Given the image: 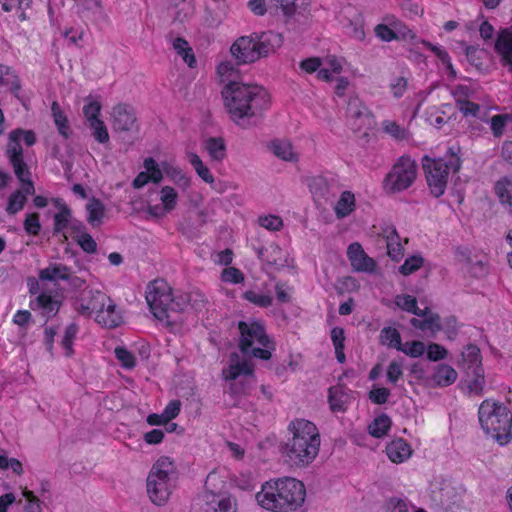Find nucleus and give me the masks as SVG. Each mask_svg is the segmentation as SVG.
Returning <instances> with one entry per match:
<instances>
[{
    "instance_id": "nucleus-1",
    "label": "nucleus",
    "mask_w": 512,
    "mask_h": 512,
    "mask_svg": "<svg viewBox=\"0 0 512 512\" xmlns=\"http://www.w3.org/2000/svg\"><path fill=\"white\" fill-rule=\"evenodd\" d=\"M221 94L230 118L237 125L261 117L270 107L268 91L258 84L230 80Z\"/></svg>"
},
{
    "instance_id": "nucleus-2",
    "label": "nucleus",
    "mask_w": 512,
    "mask_h": 512,
    "mask_svg": "<svg viewBox=\"0 0 512 512\" xmlns=\"http://www.w3.org/2000/svg\"><path fill=\"white\" fill-rule=\"evenodd\" d=\"M305 497L303 482L291 477L269 480L256 494L257 503L271 512H295L302 507Z\"/></svg>"
},
{
    "instance_id": "nucleus-3",
    "label": "nucleus",
    "mask_w": 512,
    "mask_h": 512,
    "mask_svg": "<svg viewBox=\"0 0 512 512\" xmlns=\"http://www.w3.org/2000/svg\"><path fill=\"white\" fill-rule=\"evenodd\" d=\"M292 438L284 445L283 453L291 465L308 466L319 453L320 434L314 423L305 419H296L288 426Z\"/></svg>"
},
{
    "instance_id": "nucleus-4",
    "label": "nucleus",
    "mask_w": 512,
    "mask_h": 512,
    "mask_svg": "<svg viewBox=\"0 0 512 512\" xmlns=\"http://www.w3.org/2000/svg\"><path fill=\"white\" fill-rule=\"evenodd\" d=\"M478 417L483 431L500 445L512 440V413L504 403L484 400L479 406Z\"/></svg>"
},
{
    "instance_id": "nucleus-5",
    "label": "nucleus",
    "mask_w": 512,
    "mask_h": 512,
    "mask_svg": "<svg viewBox=\"0 0 512 512\" xmlns=\"http://www.w3.org/2000/svg\"><path fill=\"white\" fill-rule=\"evenodd\" d=\"M238 329L240 332L239 348L243 355L241 358L253 357L266 361L271 358L276 345L274 340L267 335L261 323L240 321Z\"/></svg>"
},
{
    "instance_id": "nucleus-6",
    "label": "nucleus",
    "mask_w": 512,
    "mask_h": 512,
    "mask_svg": "<svg viewBox=\"0 0 512 512\" xmlns=\"http://www.w3.org/2000/svg\"><path fill=\"white\" fill-rule=\"evenodd\" d=\"M449 152L448 159L430 158L428 156L422 158V167L427 185L431 194L436 198L445 193L449 173L451 171L457 173L461 168L462 161L453 147L449 148Z\"/></svg>"
},
{
    "instance_id": "nucleus-7",
    "label": "nucleus",
    "mask_w": 512,
    "mask_h": 512,
    "mask_svg": "<svg viewBox=\"0 0 512 512\" xmlns=\"http://www.w3.org/2000/svg\"><path fill=\"white\" fill-rule=\"evenodd\" d=\"M146 301L152 314L167 325L175 324L179 311L174 307L178 301V294H173L171 288L164 280L150 282L146 289Z\"/></svg>"
},
{
    "instance_id": "nucleus-8",
    "label": "nucleus",
    "mask_w": 512,
    "mask_h": 512,
    "mask_svg": "<svg viewBox=\"0 0 512 512\" xmlns=\"http://www.w3.org/2000/svg\"><path fill=\"white\" fill-rule=\"evenodd\" d=\"M223 376L225 380L233 381L229 390L235 396L249 395L251 387L257 381L251 360L241 358L236 352L230 354L229 367L223 370Z\"/></svg>"
},
{
    "instance_id": "nucleus-9",
    "label": "nucleus",
    "mask_w": 512,
    "mask_h": 512,
    "mask_svg": "<svg viewBox=\"0 0 512 512\" xmlns=\"http://www.w3.org/2000/svg\"><path fill=\"white\" fill-rule=\"evenodd\" d=\"M417 165L409 156H401L385 176L383 187L388 193L408 189L415 181Z\"/></svg>"
},
{
    "instance_id": "nucleus-10",
    "label": "nucleus",
    "mask_w": 512,
    "mask_h": 512,
    "mask_svg": "<svg viewBox=\"0 0 512 512\" xmlns=\"http://www.w3.org/2000/svg\"><path fill=\"white\" fill-rule=\"evenodd\" d=\"M22 130H12L9 134L7 145V155L14 168V173L19 181L30 178V172L23 159V150L20 145V137Z\"/></svg>"
},
{
    "instance_id": "nucleus-11",
    "label": "nucleus",
    "mask_w": 512,
    "mask_h": 512,
    "mask_svg": "<svg viewBox=\"0 0 512 512\" xmlns=\"http://www.w3.org/2000/svg\"><path fill=\"white\" fill-rule=\"evenodd\" d=\"M203 512H237V502L226 492L216 493L206 490L201 495Z\"/></svg>"
},
{
    "instance_id": "nucleus-12",
    "label": "nucleus",
    "mask_w": 512,
    "mask_h": 512,
    "mask_svg": "<svg viewBox=\"0 0 512 512\" xmlns=\"http://www.w3.org/2000/svg\"><path fill=\"white\" fill-rule=\"evenodd\" d=\"M175 480L173 478L148 475L147 493L150 500L158 506L165 504L171 495Z\"/></svg>"
},
{
    "instance_id": "nucleus-13",
    "label": "nucleus",
    "mask_w": 512,
    "mask_h": 512,
    "mask_svg": "<svg viewBox=\"0 0 512 512\" xmlns=\"http://www.w3.org/2000/svg\"><path fill=\"white\" fill-rule=\"evenodd\" d=\"M253 37V33L249 36H241L232 44L230 52L238 65L254 63L259 59Z\"/></svg>"
},
{
    "instance_id": "nucleus-14",
    "label": "nucleus",
    "mask_w": 512,
    "mask_h": 512,
    "mask_svg": "<svg viewBox=\"0 0 512 512\" xmlns=\"http://www.w3.org/2000/svg\"><path fill=\"white\" fill-rule=\"evenodd\" d=\"M110 300V297L99 290H89L87 295L83 293L79 298L77 311L84 316H90L92 313L97 315Z\"/></svg>"
},
{
    "instance_id": "nucleus-15",
    "label": "nucleus",
    "mask_w": 512,
    "mask_h": 512,
    "mask_svg": "<svg viewBox=\"0 0 512 512\" xmlns=\"http://www.w3.org/2000/svg\"><path fill=\"white\" fill-rule=\"evenodd\" d=\"M494 49L500 56L501 64L512 72V26L500 30Z\"/></svg>"
},
{
    "instance_id": "nucleus-16",
    "label": "nucleus",
    "mask_w": 512,
    "mask_h": 512,
    "mask_svg": "<svg viewBox=\"0 0 512 512\" xmlns=\"http://www.w3.org/2000/svg\"><path fill=\"white\" fill-rule=\"evenodd\" d=\"M253 36L256 44V51L257 54H259V59L274 53L282 46L283 43L281 34L273 31H266L260 34L253 33Z\"/></svg>"
},
{
    "instance_id": "nucleus-17",
    "label": "nucleus",
    "mask_w": 512,
    "mask_h": 512,
    "mask_svg": "<svg viewBox=\"0 0 512 512\" xmlns=\"http://www.w3.org/2000/svg\"><path fill=\"white\" fill-rule=\"evenodd\" d=\"M347 256L356 271L372 273L376 268V262L365 253L357 242L348 246Z\"/></svg>"
},
{
    "instance_id": "nucleus-18",
    "label": "nucleus",
    "mask_w": 512,
    "mask_h": 512,
    "mask_svg": "<svg viewBox=\"0 0 512 512\" xmlns=\"http://www.w3.org/2000/svg\"><path fill=\"white\" fill-rule=\"evenodd\" d=\"M113 128H130L137 122L135 109L127 103H118L112 108Z\"/></svg>"
},
{
    "instance_id": "nucleus-19",
    "label": "nucleus",
    "mask_w": 512,
    "mask_h": 512,
    "mask_svg": "<svg viewBox=\"0 0 512 512\" xmlns=\"http://www.w3.org/2000/svg\"><path fill=\"white\" fill-rule=\"evenodd\" d=\"M61 305V300L46 293L39 294L30 302V308L40 310L42 316L46 317L47 320L57 315Z\"/></svg>"
},
{
    "instance_id": "nucleus-20",
    "label": "nucleus",
    "mask_w": 512,
    "mask_h": 512,
    "mask_svg": "<svg viewBox=\"0 0 512 512\" xmlns=\"http://www.w3.org/2000/svg\"><path fill=\"white\" fill-rule=\"evenodd\" d=\"M178 301L174 304V307H176L179 313L185 311L187 307H191L195 311H201L207 304L205 295L198 289L179 293Z\"/></svg>"
},
{
    "instance_id": "nucleus-21",
    "label": "nucleus",
    "mask_w": 512,
    "mask_h": 512,
    "mask_svg": "<svg viewBox=\"0 0 512 512\" xmlns=\"http://www.w3.org/2000/svg\"><path fill=\"white\" fill-rule=\"evenodd\" d=\"M82 108L83 116L89 124V128H107L104 121L100 119L102 104L93 96L88 95Z\"/></svg>"
},
{
    "instance_id": "nucleus-22",
    "label": "nucleus",
    "mask_w": 512,
    "mask_h": 512,
    "mask_svg": "<svg viewBox=\"0 0 512 512\" xmlns=\"http://www.w3.org/2000/svg\"><path fill=\"white\" fill-rule=\"evenodd\" d=\"M494 190L502 207L512 215V175L500 178L495 183Z\"/></svg>"
},
{
    "instance_id": "nucleus-23",
    "label": "nucleus",
    "mask_w": 512,
    "mask_h": 512,
    "mask_svg": "<svg viewBox=\"0 0 512 512\" xmlns=\"http://www.w3.org/2000/svg\"><path fill=\"white\" fill-rule=\"evenodd\" d=\"M464 381L470 393L475 395H482L485 386L483 367L473 366V368H466Z\"/></svg>"
},
{
    "instance_id": "nucleus-24",
    "label": "nucleus",
    "mask_w": 512,
    "mask_h": 512,
    "mask_svg": "<svg viewBox=\"0 0 512 512\" xmlns=\"http://www.w3.org/2000/svg\"><path fill=\"white\" fill-rule=\"evenodd\" d=\"M334 184V179L318 175L310 180L309 187L315 197L327 200L335 195Z\"/></svg>"
},
{
    "instance_id": "nucleus-25",
    "label": "nucleus",
    "mask_w": 512,
    "mask_h": 512,
    "mask_svg": "<svg viewBox=\"0 0 512 512\" xmlns=\"http://www.w3.org/2000/svg\"><path fill=\"white\" fill-rule=\"evenodd\" d=\"M72 269L62 263H50L46 268L41 269L38 273L40 281H66Z\"/></svg>"
},
{
    "instance_id": "nucleus-26",
    "label": "nucleus",
    "mask_w": 512,
    "mask_h": 512,
    "mask_svg": "<svg viewBox=\"0 0 512 512\" xmlns=\"http://www.w3.org/2000/svg\"><path fill=\"white\" fill-rule=\"evenodd\" d=\"M456 370L448 364H439L434 368L430 377L434 386L447 387L452 385L457 379Z\"/></svg>"
},
{
    "instance_id": "nucleus-27",
    "label": "nucleus",
    "mask_w": 512,
    "mask_h": 512,
    "mask_svg": "<svg viewBox=\"0 0 512 512\" xmlns=\"http://www.w3.org/2000/svg\"><path fill=\"white\" fill-rule=\"evenodd\" d=\"M225 0H208L206 3V21L210 26H218L227 15Z\"/></svg>"
},
{
    "instance_id": "nucleus-28",
    "label": "nucleus",
    "mask_w": 512,
    "mask_h": 512,
    "mask_svg": "<svg viewBox=\"0 0 512 512\" xmlns=\"http://www.w3.org/2000/svg\"><path fill=\"white\" fill-rule=\"evenodd\" d=\"M410 445L403 439H395L386 446V454L394 463H402L411 456Z\"/></svg>"
},
{
    "instance_id": "nucleus-29",
    "label": "nucleus",
    "mask_w": 512,
    "mask_h": 512,
    "mask_svg": "<svg viewBox=\"0 0 512 512\" xmlns=\"http://www.w3.org/2000/svg\"><path fill=\"white\" fill-rule=\"evenodd\" d=\"M97 323L107 328H115L122 322L120 313L116 310V304L110 300L106 306L95 316Z\"/></svg>"
},
{
    "instance_id": "nucleus-30",
    "label": "nucleus",
    "mask_w": 512,
    "mask_h": 512,
    "mask_svg": "<svg viewBox=\"0 0 512 512\" xmlns=\"http://www.w3.org/2000/svg\"><path fill=\"white\" fill-rule=\"evenodd\" d=\"M347 112L350 118L363 119L359 126L363 125L367 126V128H371L373 125H375L372 113L365 105L357 100L349 102Z\"/></svg>"
},
{
    "instance_id": "nucleus-31",
    "label": "nucleus",
    "mask_w": 512,
    "mask_h": 512,
    "mask_svg": "<svg viewBox=\"0 0 512 512\" xmlns=\"http://www.w3.org/2000/svg\"><path fill=\"white\" fill-rule=\"evenodd\" d=\"M149 475L164 478H177V472L173 461L167 456H161L152 466Z\"/></svg>"
},
{
    "instance_id": "nucleus-32",
    "label": "nucleus",
    "mask_w": 512,
    "mask_h": 512,
    "mask_svg": "<svg viewBox=\"0 0 512 512\" xmlns=\"http://www.w3.org/2000/svg\"><path fill=\"white\" fill-rule=\"evenodd\" d=\"M87 221L93 227H98L102 224L105 216V206L103 202L95 197L91 198L86 204Z\"/></svg>"
},
{
    "instance_id": "nucleus-33",
    "label": "nucleus",
    "mask_w": 512,
    "mask_h": 512,
    "mask_svg": "<svg viewBox=\"0 0 512 512\" xmlns=\"http://www.w3.org/2000/svg\"><path fill=\"white\" fill-rule=\"evenodd\" d=\"M348 402V395L341 386H332L328 389V403L332 412H344Z\"/></svg>"
},
{
    "instance_id": "nucleus-34",
    "label": "nucleus",
    "mask_w": 512,
    "mask_h": 512,
    "mask_svg": "<svg viewBox=\"0 0 512 512\" xmlns=\"http://www.w3.org/2000/svg\"><path fill=\"white\" fill-rule=\"evenodd\" d=\"M204 148L214 161H222L226 157V144L222 137H209L204 141Z\"/></svg>"
},
{
    "instance_id": "nucleus-35",
    "label": "nucleus",
    "mask_w": 512,
    "mask_h": 512,
    "mask_svg": "<svg viewBox=\"0 0 512 512\" xmlns=\"http://www.w3.org/2000/svg\"><path fill=\"white\" fill-rule=\"evenodd\" d=\"M9 86L10 91L17 96L21 89L19 77L5 65H0V88Z\"/></svg>"
},
{
    "instance_id": "nucleus-36",
    "label": "nucleus",
    "mask_w": 512,
    "mask_h": 512,
    "mask_svg": "<svg viewBox=\"0 0 512 512\" xmlns=\"http://www.w3.org/2000/svg\"><path fill=\"white\" fill-rule=\"evenodd\" d=\"M355 208V197L350 191L342 192L334 211L338 219H343L350 215Z\"/></svg>"
},
{
    "instance_id": "nucleus-37",
    "label": "nucleus",
    "mask_w": 512,
    "mask_h": 512,
    "mask_svg": "<svg viewBox=\"0 0 512 512\" xmlns=\"http://www.w3.org/2000/svg\"><path fill=\"white\" fill-rule=\"evenodd\" d=\"M410 324L422 331L439 332L442 331L440 316L438 314H430L429 317L423 319L412 318Z\"/></svg>"
},
{
    "instance_id": "nucleus-38",
    "label": "nucleus",
    "mask_w": 512,
    "mask_h": 512,
    "mask_svg": "<svg viewBox=\"0 0 512 512\" xmlns=\"http://www.w3.org/2000/svg\"><path fill=\"white\" fill-rule=\"evenodd\" d=\"M269 149L276 157L284 161H292L295 159V155L289 141L275 139L270 142Z\"/></svg>"
},
{
    "instance_id": "nucleus-39",
    "label": "nucleus",
    "mask_w": 512,
    "mask_h": 512,
    "mask_svg": "<svg viewBox=\"0 0 512 512\" xmlns=\"http://www.w3.org/2000/svg\"><path fill=\"white\" fill-rule=\"evenodd\" d=\"M173 48L176 52L182 56L184 62L190 67L193 68L196 65V58L193 53L192 48L189 46V43L182 37H177L173 41Z\"/></svg>"
},
{
    "instance_id": "nucleus-40",
    "label": "nucleus",
    "mask_w": 512,
    "mask_h": 512,
    "mask_svg": "<svg viewBox=\"0 0 512 512\" xmlns=\"http://www.w3.org/2000/svg\"><path fill=\"white\" fill-rule=\"evenodd\" d=\"M391 424L390 417L387 414H381L373 420L368 430L371 436L381 438L387 434L391 428Z\"/></svg>"
},
{
    "instance_id": "nucleus-41",
    "label": "nucleus",
    "mask_w": 512,
    "mask_h": 512,
    "mask_svg": "<svg viewBox=\"0 0 512 512\" xmlns=\"http://www.w3.org/2000/svg\"><path fill=\"white\" fill-rule=\"evenodd\" d=\"M388 255L392 260L398 261L402 256V246L399 242V235L394 227L386 232Z\"/></svg>"
},
{
    "instance_id": "nucleus-42",
    "label": "nucleus",
    "mask_w": 512,
    "mask_h": 512,
    "mask_svg": "<svg viewBox=\"0 0 512 512\" xmlns=\"http://www.w3.org/2000/svg\"><path fill=\"white\" fill-rule=\"evenodd\" d=\"M381 343L389 348L402 349L401 335L397 329L385 327L380 332Z\"/></svg>"
},
{
    "instance_id": "nucleus-43",
    "label": "nucleus",
    "mask_w": 512,
    "mask_h": 512,
    "mask_svg": "<svg viewBox=\"0 0 512 512\" xmlns=\"http://www.w3.org/2000/svg\"><path fill=\"white\" fill-rule=\"evenodd\" d=\"M189 162L195 169L198 176L204 182H206L208 184L214 183V177H213L212 173L210 172V169L206 165H204L203 161L197 154L190 153L189 154Z\"/></svg>"
},
{
    "instance_id": "nucleus-44",
    "label": "nucleus",
    "mask_w": 512,
    "mask_h": 512,
    "mask_svg": "<svg viewBox=\"0 0 512 512\" xmlns=\"http://www.w3.org/2000/svg\"><path fill=\"white\" fill-rule=\"evenodd\" d=\"M298 0H267L268 7L275 9L276 11L281 10L282 14L291 18L296 14Z\"/></svg>"
},
{
    "instance_id": "nucleus-45",
    "label": "nucleus",
    "mask_w": 512,
    "mask_h": 512,
    "mask_svg": "<svg viewBox=\"0 0 512 512\" xmlns=\"http://www.w3.org/2000/svg\"><path fill=\"white\" fill-rule=\"evenodd\" d=\"M26 202L25 194L20 190H15L9 196L5 210L8 215H16L24 208Z\"/></svg>"
},
{
    "instance_id": "nucleus-46",
    "label": "nucleus",
    "mask_w": 512,
    "mask_h": 512,
    "mask_svg": "<svg viewBox=\"0 0 512 512\" xmlns=\"http://www.w3.org/2000/svg\"><path fill=\"white\" fill-rule=\"evenodd\" d=\"M463 368H473V366H482L480 349L473 344H469L462 352Z\"/></svg>"
},
{
    "instance_id": "nucleus-47",
    "label": "nucleus",
    "mask_w": 512,
    "mask_h": 512,
    "mask_svg": "<svg viewBox=\"0 0 512 512\" xmlns=\"http://www.w3.org/2000/svg\"><path fill=\"white\" fill-rule=\"evenodd\" d=\"M72 220V211L69 207H63V211H59L53 217V234H60L65 228H69Z\"/></svg>"
},
{
    "instance_id": "nucleus-48",
    "label": "nucleus",
    "mask_w": 512,
    "mask_h": 512,
    "mask_svg": "<svg viewBox=\"0 0 512 512\" xmlns=\"http://www.w3.org/2000/svg\"><path fill=\"white\" fill-rule=\"evenodd\" d=\"M32 0H0V4L2 5V9L5 12H10L13 9L21 10L18 15V19L20 21H25L27 19V15L25 13V9L30 7Z\"/></svg>"
},
{
    "instance_id": "nucleus-49",
    "label": "nucleus",
    "mask_w": 512,
    "mask_h": 512,
    "mask_svg": "<svg viewBox=\"0 0 512 512\" xmlns=\"http://www.w3.org/2000/svg\"><path fill=\"white\" fill-rule=\"evenodd\" d=\"M79 332V327L76 323H71L65 329V333L61 342L62 347L65 349V355L67 357L73 354V341Z\"/></svg>"
},
{
    "instance_id": "nucleus-50",
    "label": "nucleus",
    "mask_w": 512,
    "mask_h": 512,
    "mask_svg": "<svg viewBox=\"0 0 512 512\" xmlns=\"http://www.w3.org/2000/svg\"><path fill=\"white\" fill-rule=\"evenodd\" d=\"M424 259L420 255H412L405 259L404 263L399 267V272L408 276L422 267Z\"/></svg>"
},
{
    "instance_id": "nucleus-51",
    "label": "nucleus",
    "mask_w": 512,
    "mask_h": 512,
    "mask_svg": "<svg viewBox=\"0 0 512 512\" xmlns=\"http://www.w3.org/2000/svg\"><path fill=\"white\" fill-rule=\"evenodd\" d=\"M178 194L171 186H164L161 189V201L164 209L169 212L176 207Z\"/></svg>"
},
{
    "instance_id": "nucleus-52",
    "label": "nucleus",
    "mask_w": 512,
    "mask_h": 512,
    "mask_svg": "<svg viewBox=\"0 0 512 512\" xmlns=\"http://www.w3.org/2000/svg\"><path fill=\"white\" fill-rule=\"evenodd\" d=\"M114 354L125 369H133L136 366L135 356L125 347H116Z\"/></svg>"
},
{
    "instance_id": "nucleus-53",
    "label": "nucleus",
    "mask_w": 512,
    "mask_h": 512,
    "mask_svg": "<svg viewBox=\"0 0 512 512\" xmlns=\"http://www.w3.org/2000/svg\"><path fill=\"white\" fill-rule=\"evenodd\" d=\"M426 347L425 344L422 341H411L402 343V349H399L398 351L403 352L404 354L417 358L422 356L425 353Z\"/></svg>"
},
{
    "instance_id": "nucleus-54",
    "label": "nucleus",
    "mask_w": 512,
    "mask_h": 512,
    "mask_svg": "<svg viewBox=\"0 0 512 512\" xmlns=\"http://www.w3.org/2000/svg\"><path fill=\"white\" fill-rule=\"evenodd\" d=\"M24 230L28 235L37 236L41 230L40 216L38 213L28 214L24 220Z\"/></svg>"
},
{
    "instance_id": "nucleus-55",
    "label": "nucleus",
    "mask_w": 512,
    "mask_h": 512,
    "mask_svg": "<svg viewBox=\"0 0 512 512\" xmlns=\"http://www.w3.org/2000/svg\"><path fill=\"white\" fill-rule=\"evenodd\" d=\"M395 304L404 311L409 313H417V299L411 295H397Z\"/></svg>"
},
{
    "instance_id": "nucleus-56",
    "label": "nucleus",
    "mask_w": 512,
    "mask_h": 512,
    "mask_svg": "<svg viewBox=\"0 0 512 512\" xmlns=\"http://www.w3.org/2000/svg\"><path fill=\"white\" fill-rule=\"evenodd\" d=\"M244 298L259 306V307H268L272 304V297L265 294H259L255 291L248 290L244 293Z\"/></svg>"
},
{
    "instance_id": "nucleus-57",
    "label": "nucleus",
    "mask_w": 512,
    "mask_h": 512,
    "mask_svg": "<svg viewBox=\"0 0 512 512\" xmlns=\"http://www.w3.org/2000/svg\"><path fill=\"white\" fill-rule=\"evenodd\" d=\"M481 106L473 101H458V109L465 117L475 118L477 113H480Z\"/></svg>"
},
{
    "instance_id": "nucleus-58",
    "label": "nucleus",
    "mask_w": 512,
    "mask_h": 512,
    "mask_svg": "<svg viewBox=\"0 0 512 512\" xmlns=\"http://www.w3.org/2000/svg\"><path fill=\"white\" fill-rule=\"evenodd\" d=\"M51 112H52V116L54 118V122H55V125L57 126V128H69L67 126V124H68L67 116L63 112V110L61 109V106L59 105V103L57 101L52 102Z\"/></svg>"
},
{
    "instance_id": "nucleus-59",
    "label": "nucleus",
    "mask_w": 512,
    "mask_h": 512,
    "mask_svg": "<svg viewBox=\"0 0 512 512\" xmlns=\"http://www.w3.org/2000/svg\"><path fill=\"white\" fill-rule=\"evenodd\" d=\"M221 279L227 283L238 284L244 280V275L239 269L228 267L222 271Z\"/></svg>"
},
{
    "instance_id": "nucleus-60",
    "label": "nucleus",
    "mask_w": 512,
    "mask_h": 512,
    "mask_svg": "<svg viewBox=\"0 0 512 512\" xmlns=\"http://www.w3.org/2000/svg\"><path fill=\"white\" fill-rule=\"evenodd\" d=\"M167 175L183 190L190 186V179L181 170L177 168H171L167 171Z\"/></svg>"
},
{
    "instance_id": "nucleus-61",
    "label": "nucleus",
    "mask_w": 512,
    "mask_h": 512,
    "mask_svg": "<svg viewBox=\"0 0 512 512\" xmlns=\"http://www.w3.org/2000/svg\"><path fill=\"white\" fill-rule=\"evenodd\" d=\"M448 351L437 343H430L427 347V358L430 361H439L445 359Z\"/></svg>"
},
{
    "instance_id": "nucleus-62",
    "label": "nucleus",
    "mask_w": 512,
    "mask_h": 512,
    "mask_svg": "<svg viewBox=\"0 0 512 512\" xmlns=\"http://www.w3.org/2000/svg\"><path fill=\"white\" fill-rule=\"evenodd\" d=\"M75 241L86 253L93 254L97 251V243L89 233L79 235V238Z\"/></svg>"
},
{
    "instance_id": "nucleus-63",
    "label": "nucleus",
    "mask_w": 512,
    "mask_h": 512,
    "mask_svg": "<svg viewBox=\"0 0 512 512\" xmlns=\"http://www.w3.org/2000/svg\"><path fill=\"white\" fill-rule=\"evenodd\" d=\"M388 512H409V506L406 499L391 497L386 502Z\"/></svg>"
},
{
    "instance_id": "nucleus-64",
    "label": "nucleus",
    "mask_w": 512,
    "mask_h": 512,
    "mask_svg": "<svg viewBox=\"0 0 512 512\" xmlns=\"http://www.w3.org/2000/svg\"><path fill=\"white\" fill-rule=\"evenodd\" d=\"M489 124L490 128H505L508 125L512 126V114L503 113L492 115Z\"/></svg>"
}]
</instances>
